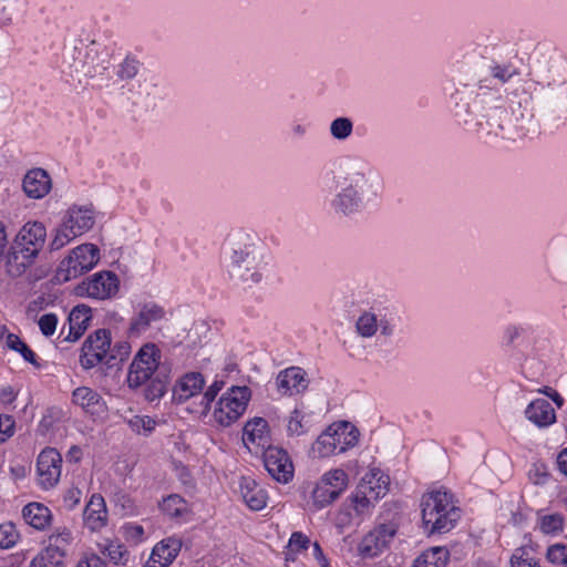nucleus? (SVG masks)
<instances>
[{
  "mask_svg": "<svg viewBox=\"0 0 567 567\" xmlns=\"http://www.w3.org/2000/svg\"><path fill=\"white\" fill-rule=\"evenodd\" d=\"M511 62L485 61L468 82L450 94L455 117L470 128L516 142L534 118V100L542 97L550 114L567 120V59L555 48L538 47L529 78Z\"/></svg>",
  "mask_w": 567,
  "mask_h": 567,
  "instance_id": "1",
  "label": "nucleus"
},
{
  "mask_svg": "<svg viewBox=\"0 0 567 567\" xmlns=\"http://www.w3.org/2000/svg\"><path fill=\"white\" fill-rule=\"evenodd\" d=\"M330 174L337 192L329 207L339 218H353L381 197L383 184L379 172L360 156L338 157Z\"/></svg>",
  "mask_w": 567,
  "mask_h": 567,
  "instance_id": "2",
  "label": "nucleus"
},
{
  "mask_svg": "<svg viewBox=\"0 0 567 567\" xmlns=\"http://www.w3.org/2000/svg\"><path fill=\"white\" fill-rule=\"evenodd\" d=\"M228 274L235 281L248 287L264 279L268 265L264 245L257 234L244 229L227 238Z\"/></svg>",
  "mask_w": 567,
  "mask_h": 567,
  "instance_id": "3",
  "label": "nucleus"
},
{
  "mask_svg": "<svg viewBox=\"0 0 567 567\" xmlns=\"http://www.w3.org/2000/svg\"><path fill=\"white\" fill-rule=\"evenodd\" d=\"M422 520L429 533H446L461 517L453 495L445 488L430 491L421 501Z\"/></svg>",
  "mask_w": 567,
  "mask_h": 567,
  "instance_id": "4",
  "label": "nucleus"
},
{
  "mask_svg": "<svg viewBox=\"0 0 567 567\" xmlns=\"http://www.w3.org/2000/svg\"><path fill=\"white\" fill-rule=\"evenodd\" d=\"M95 224V212L91 204L72 205L69 207L59 226L53 230L49 244L51 251H56L69 245L75 238L92 229Z\"/></svg>",
  "mask_w": 567,
  "mask_h": 567,
  "instance_id": "5",
  "label": "nucleus"
},
{
  "mask_svg": "<svg viewBox=\"0 0 567 567\" xmlns=\"http://www.w3.org/2000/svg\"><path fill=\"white\" fill-rule=\"evenodd\" d=\"M358 430L349 422L333 423L322 432L311 447L317 457H329L341 454L357 445Z\"/></svg>",
  "mask_w": 567,
  "mask_h": 567,
  "instance_id": "6",
  "label": "nucleus"
},
{
  "mask_svg": "<svg viewBox=\"0 0 567 567\" xmlns=\"http://www.w3.org/2000/svg\"><path fill=\"white\" fill-rule=\"evenodd\" d=\"M250 396L248 386H231L218 400L213 412L214 420L221 426L231 425L245 413Z\"/></svg>",
  "mask_w": 567,
  "mask_h": 567,
  "instance_id": "7",
  "label": "nucleus"
},
{
  "mask_svg": "<svg viewBox=\"0 0 567 567\" xmlns=\"http://www.w3.org/2000/svg\"><path fill=\"white\" fill-rule=\"evenodd\" d=\"M100 260V249L94 244H82L73 248L58 267V276L63 281L78 278L93 269Z\"/></svg>",
  "mask_w": 567,
  "mask_h": 567,
  "instance_id": "8",
  "label": "nucleus"
},
{
  "mask_svg": "<svg viewBox=\"0 0 567 567\" xmlns=\"http://www.w3.org/2000/svg\"><path fill=\"white\" fill-rule=\"evenodd\" d=\"M135 105L145 111H154L162 106L166 92L161 76L151 71H144L136 84L130 89Z\"/></svg>",
  "mask_w": 567,
  "mask_h": 567,
  "instance_id": "9",
  "label": "nucleus"
},
{
  "mask_svg": "<svg viewBox=\"0 0 567 567\" xmlns=\"http://www.w3.org/2000/svg\"><path fill=\"white\" fill-rule=\"evenodd\" d=\"M161 350L154 343H145L135 354L127 373V385L136 389L151 380L159 364Z\"/></svg>",
  "mask_w": 567,
  "mask_h": 567,
  "instance_id": "10",
  "label": "nucleus"
},
{
  "mask_svg": "<svg viewBox=\"0 0 567 567\" xmlns=\"http://www.w3.org/2000/svg\"><path fill=\"white\" fill-rule=\"evenodd\" d=\"M348 475L343 470H331L322 475L312 491V504L317 509L331 505L347 488Z\"/></svg>",
  "mask_w": 567,
  "mask_h": 567,
  "instance_id": "11",
  "label": "nucleus"
},
{
  "mask_svg": "<svg viewBox=\"0 0 567 567\" xmlns=\"http://www.w3.org/2000/svg\"><path fill=\"white\" fill-rule=\"evenodd\" d=\"M120 280L117 276L107 270L93 274L78 285V296L96 300H105L114 297L118 291Z\"/></svg>",
  "mask_w": 567,
  "mask_h": 567,
  "instance_id": "12",
  "label": "nucleus"
},
{
  "mask_svg": "<svg viewBox=\"0 0 567 567\" xmlns=\"http://www.w3.org/2000/svg\"><path fill=\"white\" fill-rule=\"evenodd\" d=\"M62 457L53 447L44 449L37 460V481L42 489H51L61 478Z\"/></svg>",
  "mask_w": 567,
  "mask_h": 567,
  "instance_id": "13",
  "label": "nucleus"
},
{
  "mask_svg": "<svg viewBox=\"0 0 567 567\" xmlns=\"http://www.w3.org/2000/svg\"><path fill=\"white\" fill-rule=\"evenodd\" d=\"M111 347V336L105 329H99L90 334L82 347L80 363L84 369H92L107 355Z\"/></svg>",
  "mask_w": 567,
  "mask_h": 567,
  "instance_id": "14",
  "label": "nucleus"
},
{
  "mask_svg": "<svg viewBox=\"0 0 567 567\" xmlns=\"http://www.w3.org/2000/svg\"><path fill=\"white\" fill-rule=\"evenodd\" d=\"M394 523L380 524L368 533L359 544V553L363 557L373 558L381 554L396 534Z\"/></svg>",
  "mask_w": 567,
  "mask_h": 567,
  "instance_id": "15",
  "label": "nucleus"
},
{
  "mask_svg": "<svg viewBox=\"0 0 567 567\" xmlns=\"http://www.w3.org/2000/svg\"><path fill=\"white\" fill-rule=\"evenodd\" d=\"M264 465L269 475L279 483H288L293 476V465L288 453L277 446L264 451Z\"/></svg>",
  "mask_w": 567,
  "mask_h": 567,
  "instance_id": "16",
  "label": "nucleus"
},
{
  "mask_svg": "<svg viewBox=\"0 0 567 567\" xmlns=\"http://www.w3.org/2000/svg\"><path fill=\"white\" fill-rule=\"evenodd\" d=\"M109 522V512L104 497L93 494L83 511V524L92 533L102 530Z\"/></svg>",
  "mask_w": 567,
  "mask_h": 567,
  "instance_id": "17",
  "label": "nucleus"
},
{
  "mask_svg": "<svg viewBox=\"0 0 567 567\" xmlns=\"http://www.w3.org/2000/svg\"><path fill=\"white\" fill-rule=\"evenodd\" d=\"M45 238L44 225L40 221H29L19 230L13 245L39 254L45 244Z\"/></svg>",
  "mask_w": 567,
  "mask_h": 567,
  "instance_id": "18",
  "label": "nucleus"
},
{
  "mask_svg": "<svg viewBox=\"0 0 567 567\" xmlns=\"http://www.w3.org/2000/svg\"><path fill=\"white\" fill-rule=\"evenodd\" d=\"M165 317L166 311L162 306L155 302H146L140 307L137 313L131 319L130 332L142 334L153 323L164 320Z\"/></svg>",
  "mask_w": 567,
  "mask_h": 567,
  "instance_id": "19",
  "label": "nucleus"
},
{
  "mask_svg": "<svg viewBox=\"0 0 567 567\" xmlns=\"http://www.w3.org/2000/svg\"><path fill=\"white\" fill-rule=\"evenodd\" d=\"M278 391L284 395L303 392L309 384L306 372L299 367H290L280 371L276 379Z\"/></svg>",
  "mask_w": 567,
  "mask_h": 567,
  "instance_id": "20",
  "label": "nucleus"
},
{
  "mask_svg": "<svg viewBox=\"0 0 567 567\" xmlns=\"http://www.w3.org/2000/svg\"><path fill=\"white\" fill-rule=\"evenodd\" d=\"M181 548V539L175 537L163 539L153 548L145 567H168L177 557Z\"/></svg>",
  "mask_w": 567,
  "mask_h": 567,
  "instance_id": "21",
  "label": "nucleus"
},
{
  "mask_svg": "<svg viewBox=\"0 0 567 567\" xmlns=\"http://www.w3.org/2000/svg\"><path fill=\"white\" fill-rule=\"evenodd\" d=\"M205 385V379L199 372H188L181 377L173 388V399L183 403L190 398L200 394Z\"/></svg>",
  "mask_w": 567,
  "mask_h": 567,
  "instance_id": "22",
  "label": "nucleus"
},
{
  "mask_svg": "<svg viewBox=\"0 0 567 567\" xmlns=\"http://www.w3.org/2000/svg\"><path fill=\"white\" fill-rule=\"evenodd\" d=\"M22 187L28 197L40 199L49 194L52 183L47 171L33 168L25 174Z\"/></svg>",
  "mask_w": 567,
  "mask_h": 567,
  "instance_id": "23",
  "label": "nucleus"
},
{
  "mask_svg": "<svg viewBox=\"0 0 567 567\" xmlns=\"http://www.w3.org/2000/svg\"><path fill=\"white\" fill-rule=\"evenodd\" d=\"M72 399L75 404L93 416H101L106 412L105 401L91 388H76L72 393Z\"/></svg>",
  "mask_w": 567,
  "mask_h": 567,
  "instance_id": "24",
  "label": "nucleus"
},
{
  "mask_svg": "<svg viewBox=\"0 0 567 567\" xmlns=\"http://www.w3.org/2000/svg\"><path fill=\"white\" fill-rule=\"evenodd\" d=\"M243 442L248 449H251V445L260 449L270 446L267 421L262 417L248 421L244 426Z\"/></svg>",
  "mask_w": 567,
  "mask_h": 567,
  "instance_id": "25",
  "label": "nucleus"
},
{
  "mask_svg": "<svg viewBox=\"0 0 567 567\" xmlns=\"http://www.w3.org/2000/svg\"><path fill=\"white\" fill-rule=\"evenodd\" d=\"M91 321V308L85 305L74 307L68 319V333L64 341L74 342L80 339Z\"/></svg>",
  "mask_w": 567,
  "mask_h": 567,
  "instance_id": "26",
  "label": "nucleus"
},
{
  "mask_svg": "<svg viewBox=\"0 0 567 567\" xmlns=\"http://www.w3.org/2000/svg\"><path fill=\"white\" fill-rule=\"evenodd\" d=\"M86 59L84 80L92 79L103 84L109 79L110 60L95 48H86Z\"/></svg>",
  "mask_w": 567,
  "mask_h": 567,
  "instance_id": "27",
  "label": "nucleus"
},
{
  "mask_svg": "<svg viewBox=\"0 0 567 567\" xmlns=\"http://www.w3.org/2000/svg\"><path fill=\"white\" fill-rule=\"evenodd\" d=\"M240 494L246 505L252 511H261L267 505V491L251 477L241 478Z\"/></svg>",
  "mask_w": 567,
  "mask_h": 567,
  "instance_id": "28",
  "label": "nucleus"
},
{
  "mask_svg": "<svg viewBox=\"0 0 567 567\" xmlns=\"http://www.w3.org/2000/svg\"><path fill=\"white\" fill-rule=\"evenodd\" d=\"M38 252H33L28 248L12 246L11 251L8 255L7 270L11 277H19L31 267L38 257Z\"/></svg>",
  "mask_w": 567,
  "mask_h": 567,
  "instance_id": "29",
  "label": "nucleus"
},
{
  "mask_svg": "<svg viewBox=\"0 0 567 567\" xmlns=\"http://www.w3.org/2000/svg\"><path fill=\"white\" fill-rule=\"evenodd\" d=\"M525 415L539 427L550 425L556 420L555 410L551 404L543 398L532 401L525 410Z\"/></svg>",
  "mask_w": 567,
  "mask_h": 567,
  "instance_id": "30",
  "label": "nucleus"
},
{
  "mask_svg": "<svg viewBox=\"0 0 567 567\" xmlns=\"http://www.w3.org/2000/svg\"><path fill=\"white\" fill-rule=\"evenodd\" d=\"M22 517L29 526L43 530L51 524L52 513L42 503L32 502L22 508Z\"/></svg>",
  "mask_w": 567,
  "mask_h": 567,
  "instance_id": "31",
  "label": "nucleus"
},
{
  "mask_svg": "<svg viewBox=\"0 0 567 567\" xmlns=\"http://www.w3.org/2000/svg\"><path fill=\"white\" fill-rule=\"evenodd\" d=\"M389 476L384 475L380 470L373 468L367 473L358 484V488H365L370 498H381L389 489Z\"/></svg>",
  "mask_w": 567,
  "mask_h": 567,
  "instance_id": "32",
  "label": "nucleus"
},
{
  "mask_svg": "<svg viewBox=\"0 0 567 567\" xmlns=\"http://www.w3.org/2000/svg\"><path fill=\"white\" fill-rule=\"evenodd\" d=\"M86 61V49L73 48L69 50L64 55L63 72L81 84L84 80Z\"/></svg>",
  "mask_w": 567,
  "mask_h": 567,
  "instance_id": "33",
  "label": "nucleus"
},
{
  "mask_svg": "<svg viewBox=\"0 0 567 567\" xmlns=\"http://www.w3.org/2000/svg\"><path fill=\"white\" fill-rule=\"evenodd\" d=\"M450 560V551L446 547L435 546L422 551L411 567H446Z\"/></svg>",
  "mask_w": 567,
  "mask_h": 567,
  "instance_id": "34",
  "label": "nucleus"
},
{
  "mask_svg": "<svg viewBox=\"0 0 567 567\" xmlns=\"http://www.w3.org/2000/svg\"><path fill=\"white\" fill-rule=\"evenodd\" d=\"M48 542V548L60 554L62 558H65L68 549L73 542V534L70 528L58 526L50 534Z\"/></svg>",
  "mask_w": 567,
  "mask_h": 567,
  "instance_id": "35",
  "label": "nucleus"
},
{
  "mask_svg": "<svg viewBox=\"0 0 567 567\" xmlns=\"http://www.w3.org/2000/svg\"><path fill=\"white\" fill-rule=\"evenodd\" d=\"M311 429V422L306 412L295 409L287 417L286 431L289 436L307 434Z\"/></svg>",
  "mask_w": 567,
  "mask_h": 567,
  "instance_id": "36",
  "label": "nucleus"
},
{
  "mask_svg": "<svg viewBox=\"0 0 567 567\" xmlns=\"http://www.w3.org/2000/svg\"><path fill=\"white\" fill-rule=\"evenodd\" d=\"M537 526L544 535L557 536L564 532L565 518L559 513L540 515L537 518Z\"/></svg>",
  "mask_w": 567,
  "mask_h": 567,
  "instance_id": "37",
  "label": "nucleus"
},
{
  "mask_svg": "<svg viewBox=\"0 0 567 567\" xmlns=\"http://www.w3.org/2000/svg\"><path fill=\"white\" fill-rule=\"evenodd\" d=\"M6 344L10 350L20 353L24 361L29 362L35 368L40 367V363L38 362L37 359V354L17 334L8 333L6 337Z\"/></svg>",
  "mask_w": 567,
  "mask_h": 567,
  "instance_id": "38",
  "label": "nucleus"
},
{
  "mask_svg": "<svg viewBox=\"0 0 567 567\" xmlns=\"http://www.w3.org/2000/svg\"><path fill=\"white\" fill-rule=\"evenodd\" d=\"M162 512L172 518H178L188 513L187 502L177 494L168 495L159 505Z\"/></svg>",
  "mask_w": 567,
  "mask_h": 567,
  "instance_id": "39",
  "label": "nucleus"
},
{
  "mask_svg": "<svg viewBox=\"0 0 567 567\" xmlns=\"http://www.w3.org/2000/svg\"><path fill=\"white\" fill-rule=\"evenodd\" d=\"M511 567H540L532 545L516 548L511 556Z\"/></svg>",
  "mask_w": 567,
  "mask_h": 567,
  "instance_id": "40",
  "label": "nucleus"
},
{
  "mask_svg": "<svg viewBox=\"0 0 567 567\" xmlns=\"http://www.w3.org/2000/svg\"><path fill=\"white\" fill-rule=\"evenodd\" d=\"M351 505L353 511L359 517H363L368 515L374 503L378 501V498H370V495L365 492V488H355V492L352 494L351 498Z\"/></svg>",
  "mask_w": 567,
  "mask_h": 567,
  "instance_id": "41",
  "label": "nucleus"
},
{
  "mask_svg": "<svg viewBox=\"0 0 567 567\" xmlns=\"http://www.w3.org/2000/svg\"><path fill=\"white\" fill-rule=\"evenodd\" d=\"M329 133L337 141L348 140L353 133L352 120L346 116L334 118L329 125Z\"/></svg>",
  "mask_w": 567,
  "mask_h": 567,
  "instance_id": "42",
  "label": "nucleus"
},
{
  "mask_svg": "<svg viewBox=\"0 0 567 567\" xmlns=\"http://www.w3.org/2000/svg\"><path fill=\"white\" fill-rule=\"evenodd\" d=\"M30 567H64V558L45 547L31 560Z\"/></svg>",
  "mask_w": 567,
  "mask_h": 567,
  "instance_id": "43",
  "label": "nucleus"
},
{
  "mask_svg": "<svg viewBox=\"0 0 567 567\" xmlns=\"http://www.w3.org/2000/svg\"><path fill=\"white\" fill-rule=\"evenodd\" d=\"M355 328L363 338H371L378 331V315L371 311L363 312L357 320Z\"/></svg>",
  "mask_w": 567,
  "mask_h": 567,
  "instance_id": "44",
  "label": "nucleus"
},
{
  "mask_svg": "<svg viewBox=\"0 0 567 567\" xmlns=\"http://www.w3.org/2000/svg\"><path fill=\"white\" fill-rule=\"evenodd\" d=\"M142 63L134 56L127 55L116 69V75L121 81H131L140 72Z\"/></svg>",
  "mask_w": 567,
  "mask_h": 567,
  "instance_id": "45",
  "label": "nucleus"
},
{
  "mask_svg": "<svg viewBox=\"0 0 567 567\" xmlns=\"http://www.w3.org/2000/svg\"><path fill=\"white\" fill-rule=\"evenodd\" d=\"M20 534L12 523L0 524V548H12L19 540Z\"/></svg>",
  "mask_w": 567,
  "mask_h": 567,
  "instance_id": "46",
  "label": "nucleus"
},
{
  "mask_svg": "<svg viewBox=\"0 0 567 567\" xmlns=\"http://www.w3.org/2000/svg\"><path fill=\"white\" fill-rule=\"evenodd\" d=\"M127 424L137 434H148L155 429L156 422L146 415H134L127 420Z\"/></svg>",
  "mask_w": 567,
  "mask_h": 567,
  "instance_id": "47",
  "label": "nucleus"
},
{
  "mask_svg": "<svg viewBox=\"0 0 567 567\" xmlns=\"http://www.w3.org/2000/svg\"><path fill=\"white\" fill-rule=\"evenodd\" d=\"M546 559L553 565L567 566V544L556 543L548 546Z\"/></svg>",
  "mask_w": 567,
  "mask_h": 567,
  "instance_id": "48",
  "label": "nucleus"
},
{
  "mask_svg": "<svg viewBox=\"0 0 567 567\" xmlns=\"http://www.w3.org/2000/svg\"><path fill=\"white\" fill-rule=\"evenodd\" d=\"M38 324L43 336L51 337L56 330L58 317L54 313H45L40 317Z\"/></svg>",
  "mask_w": 567,
  "mask_h": 567,
  "instance_id": "49",
  "label": "nucleus"
},
{
  "mask_svg": "<svg viewBox=\"0 0 567 567\" xmlns=\"http://www.w3.org/2000/svg\"><path fill=\"white\" fill-rule=\"evenodd\" d=\"M224 381H215L208 386L202 396L203 411L209 410L210 403L215 400L219 391L224 388Z\"/></svg>",
  "mask_w": 567,
  "mask_h": 567,
  "instance_id": "50",
  "label": "nucleus"
},
{
  "mask_svg": "<svg viewBox=\"0 0 567 567\" xmlns=\"http://www.w3.org/2000/svg\"><path fill=\"white\" fill-rule=\"evenodd\" d=\"M166 391L165 382L161 380H152L145 389V398L147 401H155L164 395Z\"/></svg>",
  "mask_w": 567,
  "mask_h": 567,
  "instance_id": "51",
  "label": "nucleus"
},
{
  "mask_svg": "<svg viewBox=\"0 0 567 567\" xmlns=\"http://www.w3.org/2000/svg\"><path fill=\"white\" fill-rule=\"evenodd\" d=\"M310 544V539L301 532H295L291 534L288 547L291 551H300L307 549Z\"/></svg>",
  "mask_w": 567,
  "mask_h": 567,
  "instance_id": "52",
  "label": "nucleus"
},
{
  "mask_svg": "<svg viewBox=\"0 0 567 567\" xmlns=\"http://www.w3.org/2000/svg\"><path fill=\"white\" fill-rule=\"evenodd\" d=\"M16 422L11 415H0V442L14 434Z\"/></svg>",
  "mask_w": 567,
  "mask_h": 567,
  "instance_id": "53",
  "label": "nucleus"
},
{
  "mask_svg": "<svg viewBox=\"0 0 567 567\" xmlns=\"http://www.w3.org/2000/svg\"><path fill=\"white\" fill-rule=\"evenodd\" d=\"M104 553L110 557L112 561H114V564H120L123 561L126 550L121 544L116 542H110L105 546Z\"/></svg>",
  "mask_w": 567,
  "mask_h": 567,
  "instance_id": "54",
  "label": "nucleus"
},
{
  "mask_svg": "<svg viewBox=\"0 0 567 567\" xmlns=\"http://www.w3.org/2000/svg\"><path fill=\"white\" fill-rule=\"evenodd\" d=\"M81 497L82 492L80 488H69L63 496L64 506L70 511L74 509L80 504Z\"/></svg>",
  "mask_w": 567,
  "mask_h": 567,
  "instance_id": "55",
  "label": "nucleus"
},
{
  "mask_svg": "<svg viewBox=\"0 0 567 567\" xmlns=\"http://www.w3.org/2000/svg\"><path fill=\"white\" fill-rule=\"evenodd\" d=\"M523 333L524 328L517 326H508L504 331L503 339L507 346H512Z\"/></svg>",
  "mask_w": 567,
  "mask_h": 567,
  "instance_id": "56",
  "label": "nucleus"
},
{
  "mask_svg": "<svg viewBox=\"0 0 567 567\" xmlns=\"http://www.w3.org/2000/svg\"><path fill=\"white\" fill-rule=\"evenodd\" d=\"M76 567H104V561L95 554L85 555Z\"/></svg>",
  "mask_w": 567,
  "mask_h": 567,
  "instance_id": "57",
  "label": "nucleus"
},
{
  "mask_svg": "<svg viewBox=\"0 0 567 567\" xmlns=\"http://www.w3.org/2000/svg\"><path fill=\"white\" fill-rule=\"evenodd\" d=\"M379 329L382 336L391 337L394 332V324L391 320L378 315V330Z\"/></svg>",
  "mask_w": 567,
  "mask_h": 567,
  "instance_id": "58",
  "label": "nucleus"
},
{
  "mask_svg": "<svg viewBox=\"0 0 567 567\" xmlns=\"http://www.w3.org/2000/svg\"><path fill=\"white\" fill-rule=\"evenodd\" d=\"M125 535L128 538H132L135 540H141L144 535V528H143V526L135 525V524L126 525L125 526Z\"/></svg>",
  "mask_w": 567,
  "mask_h": 567,
  "instance_id": "59",
  "label": "nucleus"
},
{
  "mask_svg": "<svg viewBox=\"0 0 567 567\" xmlns=\"http://www.w3.org/2000/svg\"><path fill=\"white\" fill-rule=\"evenodd\" d=\"M533 351L538 357H542V358L547 357L548 353L550 352V343H549V341L547 339H543V340L536 341L534 347H533Z\"/></svg>",
  "mask_w": 567,
  "mask_h": 567,
  "instance_id": "60",
  "label": "nucleus"
},
{
  "mask_svg": "<svg viewBox=\"0 0 567 567\" xmlns=\"http://www.w3.org/2000/svg\"><path fill=\"white\" fill-rule=\"evenodd\" d=\"M312 554H313V557L316 558V560L322 566V567H330L329 566V563H328V559L326 558V556L323 555V551L321 549V546L318 544V543H315L313 544V547H312Z\"/></svg>",
  "mask_w": 567,
  "mask_h": 567,
  "instance_id": "61",
  "label": "nucleus"
},
{
  "mask_svg": "<svg viewBox=\"0 0 567 567\" xmlns=\"http://www.w3.org/2000/svg\"><path fill=\"white\" fill-rule=\"evenodd\" d=\"M16 392L12 386H6L0 392V400L2 403L11 404L16 400Z\"/></svg>",
  "mask_w": 567,
  "mask_h": 567,
  "instance_id": "62",
  "label": "nucleus"
},
{
  "mask_svg": "<svg viewBox=\"0 0 567 567\" xmlns=\"http://www.w3.org/2000/svg\"><path fill=\"white\" fill-rule=\"evenodd\" d=\"M557 466L560 473L567 475V447L564 449L557 456Z\"/></svg>",
  "mask_w": 567,
  "mask_h": 567,
  "instance_id": "63",
  "label": "nucleus"
},
{
  "mask_svg": "<svg viewBox=\"0 0 567 567\" xmlns=\"http://www.w3.org/2000/svg\"><path fill=\"white\" fill-rule=\"evenodd\" d=\"M81 457L82 450L76 445H72L66 453L68 461L78 463L81 460Z\"/></svg>",
  "mask_w": 567,
  "mask_h": 567,
  "instance_id": "64",
  "label": "nucleus"
}]
</instances>
